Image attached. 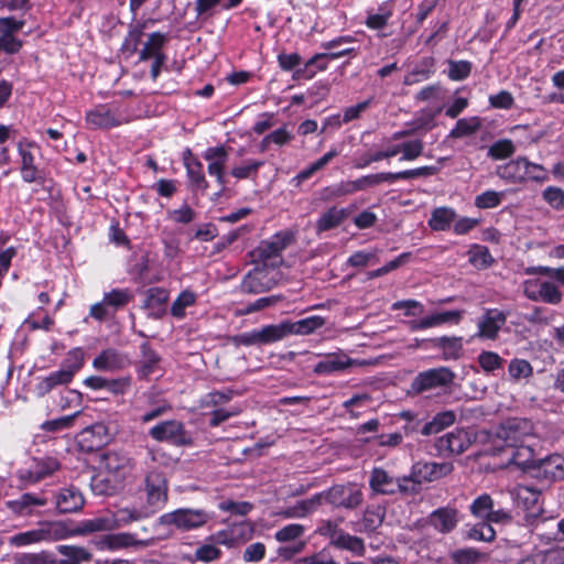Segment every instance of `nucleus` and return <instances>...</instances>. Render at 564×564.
I'll list each match as a JSON object with an SVG mask.
<instances>
[{"mask_svg": "<svg viewBox=\"0 0 564 564\" xmlns=\"http://www.w3.org/2000/svg\"><path fill=\"white\" fill-rule=\"evenodd\" d=\"M76 534H82L79 528L73 529L64 521H40L35 528L11 535L9 544L23 547L43 542L61 541Z\"/></svg>", "mask_w": 564, "mask_h": 564, "instance_id": "1", "label": "nucleus"}, {"mask_svg": "<svg viewBox=\"0 0 564 564\" xmlns=\"http://www.w3.org/2000/svg\"><path fill=\"white\" fill-rule=\"evenodd\" d=\"M155 511L148 505L145 507H126L116 511L113 517H99L95 519L84 520L80 523L79 531L82 534L97 531H110L120 525L129 524L150 517Z\"/></svg>", "mask_w": 564, "mask_h": 564, "instance_id": "2", "label": "nucleus"}, {"mask_svg": "<svg viewBox=\"0 0 564 564\" xmlns=\"http://www.w3.org/2000/svg\"><path fill=\"white\" fill-rule=\"evenodd\" d=\"M369 486L379 495H415L416 484L408 476L393 477L386 469L376 467L371 470Z\"/></svg>", "mask_w": 564, "mask_h": 564, "instance_id": "3", "label": "nucleus"}, {"mask_svg": "<svg viewBox=\"0 0 564 564\" xmlns=\"http://www.w3.org/2000/svg\"><path fill=\"white\" fill-rule=\"evenodd\" d=\"M17 151L22 180L25 183L42 184L45 177L37 163V159L41 156V148L34 141L23 138L18 141Z\"/></svg>", "mask_w": 564, "mask_h": 564, "instance_id": "4", "label": "nucleus"}, {"mask_svg": "<svg viewBox=\"0 0 564 564\" xmlns=\"http://www.w3.org/2000/svg\"><path fill=\"white\" fill-rule=\"evenodd\" d=\"M455 373L448 367H437L419 372L411 383L414 393L443 389L454 382Z\"/></svg>", "mask_w": 564, "mask_h": 564, "instance_id": "5", "label": "nucleus"}, {"mask_svg": "<svg viewBox=\"0 0 564 564\" xmlns=\"http://www.w3.org/2000/svg\"><path fill=\"white\" fill-rule=\"evenodd\" d=\"M209 519L210 516L202 509H177L162 514L159 521L162 525H173L188 531L203 527Z\"/></svg>", "mask_w": 564, "mask_h": 564, "instance_id": "6", "label": "nucleus"}, {"mask_svg": "<svg viewBox=\"0 0 564 564\" xmlns=\"http://www.w3.org/2000/svg\"><path fill=\"white\" fill-rule=\"evenodd\" d=\"M523 293L531 301H541L552 305L562 301V292L552 279L534 278L525 280L523 282Z\"/></svg>", "mask_w": 564, "mask_h": 564, "instance_id": "7", "label": "nucleus"}, {"mask_svg": "<svg viewBox=\"0 0 564 564\" xmlns=\"http://www.w3.org/2000/svg\"><path fill=\"white\" fill-rule=\"evenodd\" d=\"M101 468L115 482H124L132 475L134 460L124 452L108 451L101 456Z\"/></svg>", "mask_w": 564, "mask_h": 564, "instance_id": "8", "label": "nucleus"}, {"mask_svg": "<svg viewBox=\"0 0 564 564\" xmlns=\"http://www.w3.org/2000/svg\"><path fill=\"white\" fill-rule=\"evenodd\" d=\"M306 532V528L300 523H290L279 529L274 538L280 543H289L292 542V545L280 546L276 551L278 555L289 560L293 557L295 554L301 553L305 547V542L297 541L300 540Z\"/></svg>", "mask_w": 564, "mask_h": 564, "instance_id": "9", "label": "nucleus"}, {"mask_svg": "<svg viewBox=\"0 0 564 564\" xmlns=\"http://www.w3.org/2000/svg\"><path fill=\"white\" fill-rule=\"evenodd\" d=\"M82 366V359L75 356V360L72 364L63 365L57 371L51 372L48 376L41 378L35 384L36 394L39 397H44L56 387L68 384Z\"/></svg>", "mask_w": 564, "mask_h": 564, "instance_id": "10", "label": "nucleus"}, {"mask_svg": "<svg viewBox=\"0 0 564 564\" xmlns=\"http://www.w3.org/2000/svg\"><path fill=\"white\" fill-rule=\"evenodd\" d=\"M323 497H325L330 505L346 509H355L360 506L364 500L361 489L355 484L335 485L322 494V498Z\"/></svg>", "mask_w": 564, "mask_h": 564, "instance_id": "11", "label": "nucleus"}, {"mask_svg": "<svg viewBox=\"0 0 564 564\" xmlns=\"http://www.w3.org/2000/svg\"><path fill=\"white\" fill-rule=\"evenodd\" d=\"M474 437L465 429H455L438 437L435 443L437 452L442 455H459L468 449Z\"/></svg>", "mask_w": 564, "mask_h": 564, "instance_id": "12", "label": "nucleus"}, {"mask_svg": "<svg viewBox=\"0 0 564 564\" xmlns=\"http://www.w3.org/2000/svg\"><path fill=\"white\" fill-rule=\"evenodd\" d=\"M149 435L158 442H167L173 445H184L189 441L183 423L176 420L164 421L152 426Z\"/></svg>", "mask_w": 564, "mask_h": 564, "instance_id": "13", "label": "nucleus"}, {"mask_svg": "<svg viewBox=\"0 0 564 564\" xmlns=\"http://www.w3.org/2000/svg\"><path fill=\"white\" fill-rule=\"evenodd\" d=\"M512 499L519 508L525 511L527 521L531 522L541 516L543 509L541 505V492L529 486H517L511 492Z\"/></svg>", "mask_w": 564, "mask_h": 564, "instance_id": "14", "label": "nucleus"}, {"mask_svg": "<svg viewBox=\"0 0 564 564\" xmlns=\"http://www.w3.org/2000/svg\"><path fill=\"white\" fill-rule=\"evenodd\" d=\"M147 502L156 512L167 500V481L162 471L152 470L145 477Z\"/></svg>", "mask_w": 564, "mask_h": 564, "instance_id": "15", "label": "nucleus"}, {"mask_svg": "<svg viewBox=\"0 0 564 564\" xmlns=\"http://www.w3.org/2000/svg\"><path fill=\"white\" fill-rule=\"evenodd\" d=\"M453 470L451 463H416L408 478L416 484V494L420 490L422 481H433L448 475Z\"/></svg>", "mask_w": 564, "mask_h": 564, "instance_id": "16", "label": "nucleus"}, {"mask_svg": "<svg viewBox=\"0 0 564 564\" xmlns=\"http://www.w3.org/2000/svg\"><path fill=\"white\" fill-rule=\"evenodd\" d=\"M23 26V20H15L11 17L0 18V51L8 54H14L20 51L22 41L17 37V33Z\"/></svg>", "mask_w": 564, "mask_h": 564, "instance_id": "17", "label": "nucleus"}, {"mask_svg": "<svg viewBox=\"0 0 564 564\" xmlns=\"http://www.w3.org/2000/svg\"><path fill=\"white\" fill-rule=\"evenodd\" d=\"M532 432L533 426L529 420L511 419L502 423L498 431V437L503 440L507 446H517V444H522Z\"/></svg>", "mask_w": 564, "mask_h": 564, "instance_id": "18", "label": "nucleus"}, {"mask_svg": "<svg viewBox=\"0 0 564 564\" xmlns=\"http://www.w3.org/2000/svg\"><path fill=\"white\" fill-rule=\"evenodd\" d=\"M203 158L208 162V174L214 176L220 189H224L226 186L225 167L228 161L227 149L224 145L207 148Z\"/></svg>", "mask_w": 564, "mask_h": 564, "instance_id": "19", "label": "nucleus"}, {"mask_svg": "<svg viewBox=\"0 0 564 564\" xmlns=\"http://www.w3.org/2000/svg\"><path fill=\"white\" fill-rule=\"evenodd\" d=\"M464 312L458 310L435 312L421 319L410 321L409 327L412 332L437 327L444 324L458 325Z\"/></svg>", "mask_w": 564, "mask_h": 564, "instance_id": "20", "label": "nucleus"}, {"mask_svg": "<svg viewBox=\"0 0 564 564\" xmlns=\"http://www.w3.org/2000/svg\"><path fill=\"white\" fill-rule=\"evenodd\" d=\"M292 240L293 235L290 231H280L270 239L261 241L256 250L257 256L263 262L279 258Z\"/></svg>", "mask_w": 564, "mask_h": 564, "instance_id": "21", "label": "nucleus"}, {"mask_svg": "<svg viewBox=\"0 0 564 564\" xmlns=\"http://www.w3.org/2000/svg\"><path fill=\"white\" fill-rule=\"evenodd\" d=\"M58 467L57 460L52 457L34 459L30 467L19 470V478L28 484H35L52 475Z\"/></svg>", "mask_w": 564, "mask_h": 564, "instance_id": "22", "label": "nucleus"}, {"mask_svg": "<svg viewBox=\"0 0 564 564\" xmlns=\"http://www.w3.org/2000/svg\"><path fill=\"white\" fill-rule=\"evenodd\" d=\"M507 315L497 308L487 310L478 319V336L487 339H495L499 330L506 324Z\"/></svg>", "mask_w": 564, "mask_h": 564, "instance_id": "23", "label": "nucleus"}, {"mask_svg": "<svg viewBox=\"0 0 564 564\" xmlns=\"http://www.w3.org/2000/svg\"><path fill=\"white\" fill-rule=\"evenodd\" d=\"M275 280L265 269L256 268L242 280L241 289L246 293L258 294L271 290Z\"/></svg>", "mask_w": 564, "mask_h": 564, "instance_id": "24", "label": "nucleus"}, {"mask_svg": "<svg viewBox=\"0 0 564 564\" xmlns=\"http://www.w3.org/2000/svg\"><path fill=\"white\" fill-rule=\"evenodd\" d=\"M356 53L357 50L355 47H344L343 51L336 52L317 53L305 63L303 69H297L296 74L312 78L315 75V70H311V67L315 66L317 70H325L327 68V59H337L350 54L356 55Z\"/></svg>", "mask_w": 564, "mask_h": 564, "instance_id": "25", "label": "nucleus"}, {"mask_svg": "<svg viewBox=\"0 0 564 564\" xmlns=\"http://www.w3.org/2000/svg\"><path fill=\"white\" fill-rule=\"evenodd\" d=\"M130 365V359L113 348L101 351L93 361L94 368L99 371H116Z\"/></svg>", "mask_w": 564, "mask_h": 564, "instance_id": "26", "label": "nucleus"}, {"mask_svg": "<svg viewBox=\"0 0 564 564\" xmlns=\"http://www.w3.org/2000/svg\"><path fill=\"white\" fill-rule=\"evenodd\" d=\"M527 162V158L519 156L507 162L506 164L498 165L496 167V174L509 183H525Z\"/></svg>", "mask_w": 564, "mask_h": 564, "instance_id": "27", "label": "nucleus"}, {"mask_svg": "<svg viewBox=\"0 0 564 564\" xmlns=\"http://www.w3.org/2000/svg\"><path fill=\"white\" fill-rule=\"evenodd\" d=\"M355 361L344 352L326 355L314 366V372L317 375H332L351 367Z\"/></svg>", "mask_w": 564, "mask_h": 564, "instance_id": "28", "label": "nucleus"}, {"mask_svg": "<svg viewBox=\"0 0 564 564\" xmlns=\"http://www.w3.org/2000/svg\"><path fill=\"white\" fill-rule=\"evenodd\" d=\"M56 508L61 513H72L79 511L84 503L82 492L75 487H67L59 490L56 496Z\"/></svg>", "mask_w": 564, "mask_h": 564, "instance_id": "29", "label": "nucleus"}, {"mask_svg": "<svg viewBox=\"0 0 564 564\" xmlns=\"http://www.w3.org/2000/svg\"><path fill=\"white\" fill-rule=\"evenodd\" d=\"M326 528L327 531L333 532L332 542L336 547L350 551L356 555L364 554L365 544L360 538L350 535L343 531L336 532V525L332 522H327Z\"/></svg>", "mask_w": 564, "mask_h": 564, "instance_id": "30", "label": "nucleus"}, {"mask_svg": "<svg viewBox=\"0 0 564 564\" xmlns=\"http://www.w3.org/2000/svg\"><path fill=\"white\" fill-rule=\"evenodd\" d=\"M86 122L94 129H109L119 126L121 120L109 108L100 106L87 112Z\"/></svg>", "mask_w": 564, "mask_h": 564, "instance_id": "31", "label": "nucleus"}, {"mask_svg": "<svg viewBox=\"0 0 564 564\" xmlns=\"http://www.w3.org/2000/svg\"><path fill=\"white\" fill-rule=\"evenodd\" d=\"M46 499L33 494H23L15 500L7 501V507L18 516H30L36 507L46 505Z\"/></svg>", "mask_w": 564, "mask_h": 564, "instance_id": "32", "label": "nucleus"}, {"mask_svg": "<svg viewBox=\"0 0 564 564\" xmlns=\"http://www.w3.org/2000/svg\"><path fill=\"white\" fill-rule=\"evenodd\" d=\"M57 551L64 556L57 564H83L89 563L93 558L91 552L79 545L62 544L57 546Z\"/></svg>", "mask_w": 564, "mask_h": 564, "instance_id": "33", "label": "nucleus"}, {"mask_svg": "<svg viewBox=\"0 0 564 564\" xmlns=\"http://www.w3.org/2000/svg\"><path fill=\"white\" fill-rule=\"evenodd\" d=\"M322 494L308 499L297 501L294 506L288 507L280 512L286 519L304 518L312 513L321 505Z\"/></svg>", "mask_w": 564, "mask_h": 564, "instance_id": "34", "label": "nucleus"}, {"mask_svg": "<svg viewBox=\"0 0 564 564\" xmlns=\"http://www.w3.org/2000/svg\"><path fill=\"white\" fill-rule=\"evenodd\" d=\"M430 520L437 531L448 533L457 524V511L449 508H440L431 513Z\"/></svg>", "mask_w": 564, "mask_h": 564, "instance_id": "35", "label": "nucleus"}, {"mask_svg": "<svg viewBox=\"0 0 564 564\" xmlns=\"http://www.w3.org/2000/svg\"><path fill=\"white\" fill-rule=\"evenodd\" d=\"M433 347L442 349L443 358L445 360L458 359L463 352V338L462 337H447L442 336L431 340Z\"/></svg>", "mask_w": 564, "mask_h": 564, "instance_id": "36", "label": "nucleus"}, {"mask_svg": "<svg viewBox=\"0 0 564 564\" xmlns=\"http://www.w3.org/2000/svg\"><path fill=\"white\" fill-rule=\"evenodd\" d=\"M456 420V414L448 410L437 413L430 422L425 423L420 432L424 436H430L440 433L444 429L453 425Z\"/></svg>", "mask_w": 564, "mask_h": 564, "instance_id": "37", "label": "nucleus"}, {"mask_svg": "<svg viewBox=\"0 0 564 564\" xmlns=\"http://www.w3.org/2000/svg\"><path fill=\"white\" fill-rule=\"evenodd\" d=\"M456 216V212L451 207H437L433 209L427 224L435 231H445L449 229Z\"/></svg>", "mask_w": 564, "mask_h": 564, "instance_id": "38", "label": "nucleus"}, {"mask_svg": "<svg viewBox=\"0 0 564 564\" xmlns=\"http://www.w3.org/2000/svg\"><path fill=\"white\" fill-rule=\"evenodd\" d=\"M347 217L344 208L330 207L316 221L318 231H327L339 226Z\"/></svg>", "mask_w": 564, "mask_h": 564, "instance_id": "39", "label": "nucleus"}, {"mask_svg": "<svg viewBox=\"0 0 564 564\" xmlns=\"http://www.w3.org/2000/svg\"><path fill=\"white\" fill-rule=\"evenodd\" d=\"M133 299V293L129 289H113L104 294V304L110 308L112 314L127 306Z\"/></svg>", "mask_w": 564, "mask_h": 564, "instance_id": "40", "label": "nucleus"}, {"mask_svg": "<svg viewBox=\"0 0 564 564\" xmlns=\"http://www.w3.org/2000/svg\"><path fill=\"white\" fill-rule=\"evenodd\" d=\"M166 37L164 34L160 32H153L149 35L148 41L144 43V46L139 53V61L144 62L150 58H154L161 55H164L161 51Z\"/></svg>", "mask_w": 564, "mask_h": 564, "instance_id": "41", "label": "nucleus"}, {"mask_svg": "<svg viewBox=\"0 0 564 564\" xmlns=\"http://www.w3.org/2000/svg\"><path fill=\"white\" fill-rule=\"evenodd\" d=\"M262 345L280 341L291 335L289 321L280 324H270L260 328Z\"/></svg>", "mask_w": 564, "mask_h": 564, "instance_id": "42", "label": "nucleus"}, {"mask_svg": "<svg viewBox=\"0 0 564 564\" xmlns=\"http://www.w3.org/2000/svg\"><path fill=\"white\" fill-rule=\"evenodd\" d=\"M324 325L325 319L317 315L308 316L296 322L289 321L291 335H308L315 332L316 329L323 327Z\"/></svg>", "mask_w": 564, "mask_h": 564, "instance_id": "43", "label": "nucleus"}, {"mask_svg": "<svg viewBox=\"0 0 564 564\" xmlns=\"http://www.w3.org/2000/svg\"><path fill=\"white\" fill-rule=\"evenodd\" d=\"M140 348L141 360L139 373L141 377L145 378L155 371L161 358L148 343H143Z\"/></svg>", "mask_w": 564, "mask_h": 564, "instance_id": "44", "label": "nucleus"}, {"mask_svg": "<svg viewBox=\"0 0 564 564\" xmlns=\"http://www.w3.org/2000/svg\"><path fill=\"white\" fill-rule=\"evenodd\" d=\"M90 486L96 495L109 496L120 489L123 484L115 482V478L104 471L93 477Z\"/></svg>", "mask_w": 564, "mask_h": 564, "instance_id": "45", "label": "nucleus"}, {"mask_svg": "<svg viewBox=\"0 0 564 564\" xmlns=\"http://www.w3.org/2000/svg\"><path fill=\"white\" fill-rule=\"evenodd\" d=\"M184 164L191 183L198 189H206L208 187V183L205 178L200 161L196 158H192L189 160L184 159Z\"/></svg>", "mask_w": 564, "mask_h": 564, "instance_id": "46", "label": "nucleus"}, {"mask_svg": "<svg viewBox=\"0 0 564 564\" xmlns=\"http://www.w3.org/2000/svg\"><path fill=\"white\" fill-rule=\"evenodd\" d=\"M438 167L436 166H421L412 170H405L401 172H388L389 183H393L398 180H413L417 177H427L436 174Z\"/></svg>", "mask_w": 564, "mask_h": 564, "instance_id": "47", "label": "nucleus"}, {"mask_svg": "<svg viewBox=\"0 0 564 564\" xmlns=\"http://www.w3.org/2000/svg\"><path fill=\"white\" fill-rule=\"evenodd\" d=\"M494 507H496V505L491 496L482 494L474 499L469 506V511L475 518L487 520Z\"/></svg>", "mask_w": 564, "mask_h": 564, "instance_id": "48", "label": "nucleus"}, {"mask_svg": "<svg viewBox=\"0 0 564 564\" xmlns=\"http://www.w3.org/2000/svg\"><path fill=\"white\" fill-rule=\"evenodd\" d=\"M469 262L477 269H486L494 262V258L485 246L473 245L468 251Z\"/></svg>", "mask_w": 564, "mask_h": 564, "instance_id": "49", "label": "nucleus"}, {"mask_svg": "<svg viewBox=\"0 0 564 564\" xmlns=\"http://www.w3.org/2000/svg\"><path fill=\"white\" fill-rule=\"evenodd\" d=\"M264 164L263 161L260 160H246L240 164L235 165L230 170V174L232 177L237 180H246L250 177H256L259 169Z\"/></svg>", "mask_w": 564, "mask_h": 564, "instance_id": "50", "label": "nucleus"}, {"mask_svg": "<svg viewBox=\"0 0 564 564\" xmlns=\"http://www.w3.org/2000/svg\"><path fill=\"white\" fill-rule=\"evenodd\" d=\"M545 475L553 479L564 478V457L560 454L551 455L541 462Z\"/></svg>", "mask_w": 564, "mask_h": 564, "instance_id": "51", "label": "nucleus"}, {"mask_svg": "<svg viewBox=\"0 0 564 564\" xmlns=\"http://www.w3.org/2000/svg\"><path fill=\"white\" fill-rule=\"evenodd\" d=\"M392 17V8L388 3H383L378 8L377 13H368L366 25L372 30H381Z\"/></svg>", "mask_w": 564, "mask_h": 564, "instance_id": "52", "label": "nucleus"}, {"mask_svg": "<svg viewBox=\"0 0 564 564\" xmlns=\"http://www.w3.org/2000/svg\"><path fill=\"white\" fill-rule=\"evenodd\" d=\"M467 536L474 541L491 542L496 538V531L487 520H484L473 525L467 531Z\"/></svg>", "mask_w": 564, "mask_h": 564, "instance_id": "53", "label": "nucleus"}, {"mask_svg": "<svg viewBox=\"0 0 564 564\" xmlns=\"http://www.w3.org/2000/svg\"><path fill=\"white\" fill-rule=\"evenodd\" d=\"M516 145L509 139H501L492 143L488 149V156L492 160H505L512 156Z\"/></svg>", "mask_w": 564, "mask_h": 564, "instance_id": "54", "label": "nucleus"}, {"mask_svg": "<svg viewBox=\"0 0 564 564\" xmlns=\"http://www.w3.org/2000/svg\"><path fill=\"white\" fill-rule=\"evenodd\" d=\"M196 302V294L189 290H185L175 299L171 307V314L176 318H183L185 310Z\"/></svg>", "mask_w": 564, "mask_h": 564, "instance_id": "55", "label": "nucleus"}, {"mask_svg": "<svg viewBox=\"0 0 564 564\" xmlns=\"http://www.w3.org/2000/svg\"><path fill=\"white\" fill-rule=\"evenodd\" d=\"M480 127V121L477 117L463 118L456 122V126L449 132L452 138H463L476 132Z\"/></svg>", "mask_w": 564, "mask_h": 564, "instance_id": "56", "label": "nucleus"}, {"mask_svg": "<svg viewBox=\"0 0 564 564\" xmlns=\"http://www.w3.org/2000/svg\"><path fill=\"white\" fill-rule=\"evenodd\" d=\"M513 449L510 460L521 467V468H531L534 466L533 452L529 446H523L522 444H517V446H511Z\"/></svg>", "mask_w": 564, "mask_h": 564, "instance_id": "57", "label": "nucleus"}, {"mask_svg": "<svg viewBox=\"0 0 564 564\" xmlns=\"http://www.w3.org/2000/svg\"><path fill=\"white\" fill-rule=\"evenodd\" d=\"M293 139V135L286 130L285 127L276 129L271 133L267 134L260 142V150L262 152L269 149L271 143L282 147L289 143Z\"/></svg>", "mask_w": 564, "mask_h": 564, "instance_id": "58", "label": "nucleus"}, {"mask_svg": "<svg viewBox=\"0 0 564 564\" xmlns=\"http://www.w3.org/2000/svg\"><path fill=\"white\" fill-rule=\"evenodd\" d=\"M509 376L513 380L529 379L533 375L531 364L525 359L514 358L508 367Z\"/></svg>", "mask_w": 564, "mask_h": 564, "instance_id": "59", "label": "nucleus"}, {"mask_svg": "<svg viewBox=\"0 0 564 564\" xmlns=\"http://www.w3.org/2000/svg\"><path fill=\"white\" fill-rule=\"evenodd\" d=\"M15 564H55L54 555L42 551L39 553H21L14 556Z\"/></svg>", "mask_w": 564, "mask_h": 564, "instance_id": "60", "label": "nucleus"}, {"mask_svg": "<svg viewBox=\"0 0 564 564\" xmlns=\"http://www.w3.org/2000/svg\"><path fill=\"white\" fill-rule=\"evenodd\" d=\"M196 212L187 204H183L177 209L167 212V217L171 221L181 225H187L196 218Z\"/></svg>", "mask_w": 564, "mask_h": 564, "instance_id": "61", "label": "nucleus"}, {"mask_svg": "<svg viewBox=\"0 0 564 564\" xmlns=\"http://www.w3.org/2000/svg\"><path fill=\"white\" fill-rule=\"evenodd\" d=\"M234 397L232 390H225V391H213L207 393L202 399V406L204 408H216L219 405H223L225 403H228Z\"/></svg>", "mask_w": 564, "mask_h": 564, "instance_id": "62", "label": "nucleus"}, {"mask_svg": "<svg viewBox=\"0 0 564 564\" xmlns=\"http://www.w3.org/2000/svg\"><path fill=\"white\" fill-rule=\"evenodd\" d=\"M294 564H336L329 551L323 549L314 554L295 560Z\"/></svg>", "mask_w": 564, "mask_h": 564, "instance_id": "63", "label": "nucleus"}, {"mask_svg": "<svg viewBox=\"0 0 564 564\" xmlns=\"http://www.w3.org/2000/svg\"><path fill=\"white\" fill-rule=\"evenodd\" d=\"M542 196L554 209L561 210L564 208V191L562 188L549 186L543 191Z\"/></svg>", "mask_w": 564, "mask_h": 564, "instance_id": "64", "label": "nucleus"}]
</instances>
